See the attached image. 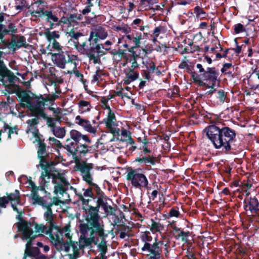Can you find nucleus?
I'll return each instance as SVG.
<instances>
[{
    "label": "nucleus",
    "mask_w": 259,
    "mask_h": 259,
    "mask_svg": "<svg viewBox=\"0 0 259 259\" xmlns=\"http://www.w3.org/2000/svg\"><path fill=\"white\" fill-rule=\"evenodd\" d=\"M217 98L221 102H223L226 98V95L224 91L219 90L217 93Z\"/></svg>",
    "instance_id": "09e8293b"
},
{
    "label": "nucleus",
    "mask_w": 259,
    "mask_h": 259,
    "mask_svg": "<svg viewBox=\"0 0 259 259\" xmlns=\"http://www.w3.org/2000/svg\"><path fill=\"white\" fill-rule=\"evenodd\" d=\"M204 79L210 84L213 86H218L217 84L219 81L218 80V73L214 70V68H208L207 70L203 74Z\"/></svg>",
    "instance_id": "2eb2a0df"
},
{
    "label": "nucleus",
    "mask_w": 259,
    "mask_h": 259,
    "mask_svg": "<svg viewBox=\"0 0 259 259\" xmlns=\"http://www.w3.org/2000/svg\"><path fill=\"white\" fill-rule=\"evenodd\" d=\"M152 248L153 255H160L161 251L159 247V243H157V242H154L152 244Z\"/></svg>",
    "instance_id": "ea45409f"
},
{
    "label": "nucleus",
    "mask_w": 259,
    "mask_h": 259,
    "mask_svg": "<svg viewBox=\"0 0 259 259\" xmlns=\"http://www.w3.org/2000/svg\"><path fill=\"white\" fill-rule=\"evenodd\" d=\"M205 131L208 138L210 140L216 149H222L225 151L230 150V142L236 136L234 131L228 127L220 129L215 125H212L206 128Z\"/></svg>",
    "instance_id": "20e7f679"
},
{
    "label": "nucleus",
    "mask_w": 259,
    "mask_h": 259,
    "mask_svg": "<svg viewBox=\"0 0 259 259\" xmlns=\"http://www.w3.org/2000/svg\"><path fill=\"white\" fill-rule=\"evenodd\" d=\"M143 251L147 253V255L152 254L153 255V251L152 248V244L149 243H145L144 245L142 248Z\"/></svg>",
    "instance_id": "c9c22d12"
},
{
    "label": "nucleus",
    "mask_w": 259,
    "mask_h": 259,
    "mask_svg": "<svg viewBox=\"0 0 259 259\" xmlns=\"http://www.w3.org/2000/svg\"><path fill=\"white\" fill-rule=\"evenodd\" d=\"M45 115L46 117H43V116H41V117L44 119H47V124L48 125V126L51 127V129L53 128V127H56V126L55 125V123H56V121L57 120H58L59 118H57L56 117V119H55L54 118L48 117L45 113Z\"/></svg>",
    "instance_id": "f704fd0d"
},
{
    "label": "nucleus",
    "mask_w": 259,
    "mask_h": 259,
    "mask_svg": "<svg viewBox=\"0 0 259 259\" xmlns=\"http://www.w3.org/2000/svg\"><path fill=\"white\" fill-rule=\"evenodd\" d=\"M70 138L76 143H79L81 140H83L85 143L90 144L91 143V139L85 135L81 134L79 132L72 130L70 133Z\"/></svg>",
    "instance_id": "6ab92c4d"
},
{
    "label": "nucleus",
    "mask_w": 259,
    "mask_h": 259,
    "mask_svg": "<svg viewBox=\"0 0 259 259\" xmlns=\"http://www.w3.org/2000/svg\"><path fill=\"white\" fill-rule=\"evenodd\" d=\"M33 13L37 14V16H40L41 15L44 16L46 17V19L47 22L50 23L51 28H52L55 22H58V18L51 12L46 11L45 12H44L43 11H34Z\"/></svg>",
    "instance_id": "4be33fe9"
},
{
    "label": "nucleus",
    "mask_w": 259,
    "mask_h": 259,
    "mask_svg": "<svg viewBox=\"0 0 259 259\" xmlns=\"http://www.w3.org/2000/svg\"><path fill=\"white\" fill-rule=\"evenodd\" d=\"M192 77L195 81L199 82L201 85L203 84L204 83L200 80L199 76L197 74L194 73L192 74Z\"/></svg>",
    "instance_id": "5fc2aeb1"
},
{
    "label": "nucleus",
    "mask_w": 259,
    "mask_h": 259,
    "mask_svg": "<svg viewBox=\"0 0 259 259\" xmlns=\"http://www.w3.org/2000/svg\"><path fill=\"white\" fill-rule=\"evenodd\" d=\"M203 85H205L207 88L210 89V90L206 92V94L208 95H210V94H212L214 92V91L215 90V87H217V86H213V85H212V84H211L210 85H209L208 83L206 84L205 83H204Z\"/></svg>",
    "instance_id": "3c124183"
},
{
    "label": "nucleus",
    "mask_w": 259,
    "mask_h": 259,
    "mask_svg": "<svg viewBox=\"0 0 259 259\" xmlns=\"http://www.w3.org/2000/svg\"><path fill=\"white\" fill-rule=\"evenodd\" d=\"M27 123L28 125L27 129V133L28 134L29 136L31 138H35L36 141H39L38 131L36 126L38 123L37 119L34 118L28 120Z\"/></svg>",
    "instance_id": "dca6fc26"
},
{
    "label": "nucleus",
    "mask_w": 259,
    "mask_h": 259,
    "mask_svg": "<svg viewBox=\"0 0 259 259\" xmlns=\"http://www.w3.org/2000/svg\"><path fill=\"white\" fill-rule=\"evenodd\" d=\"M148 226L150 231L153 233L161 232L164 229V226L159 221H156L153 219L150 220Z\"/></svg>",
    "instance_id": "5701e85b"
},
{
    "label": "nucleus",
    "mask_w": 259,
    "mask_h": 259,
    "mask_svg": "<svg viewBox=\"0 0 259 259\" xmlns=\"http://www.w3.org/2000/svg\"><path fill=\"white\" fill-rule=\"evenodd\" d=\"M17 95L20 99L21 106L29 108L37 117H46L43 111L46 103L48 101L53 102L58 97V96L55 94L50 95L45 98L41 95L36 96L32 95L31 96L26 92L20 89L17 90Z\"/></svg>",
    "instance_id": "7ed1b4c3"
},
{
    "label": "nucleus",
    "mask_w": 259,
    "mask_h": 259,
    "mask_svg": "<svg viewBox=\"0 0 259 259\" xmlns=\"http://www.w3.org/2000/svg\"><path fill=\"white\" fill-rule=\"evenodd\" d=\"M44 170L40 177V183L45 187H48L51 182L54 185V193L55 194H62L64 192L65 186L67 182L64 177V172L57 171H50V167L47 166V163L41 160L39 164Z\"/></svg>",
    "instance_id": "39448f33"
},
{
    "label": "nucleus",
    "mask_w": 259,
    "mask_h": 259,
    "mask_svg": "<svg viewBox=\"0 0 259 259\" xmlns=\"http://www.w3.org/2000/svg\"><path fill=\"white\" fill-rule=\"evenodd\" d=\"M258 202L255 198H250L248 203L246 205V210L248 209L251 212L255 211L258 209Z\"/></svg>",
    "instance_id": "bb28decb"
},
{
    "label": "nucleus",
    "mask_w": 259,
    "mask_h": 259,
    "mask_svg": "<svg viewBox=\"0 0 259 259\" xmlns=\"http://www.w3.org/2000/svg\"><path fill=\"white\" fill-rule=\"evenodd\" d=\"M145 2H147L149 4H152L156 3V0H141V3L142 4H144Z\"/></svg>",
    "instance_id": "0e129e2a"
},
{
    "label": "nucleus",
    "mask_w": 259,
    "mask_h": 259,
    "mask_svg": "<svg viewBox=\"0 0 259 259\" xmlns=\"http://www.w3.org/2000/svg\"><path fill=\"white\" fill-rule=\"evenodd\" d=\"M70 35L74 37V38H77L78 37H79L81 35V33H79V32H76V33H74V32H70Z\"/></svg>",
    "instance_id": "052dcab7"
},
{
    "label": "nucleus",
    "mask_w": 259,
    "mask_h": 259,
    "mask_svg": "<svg viewBox=\"0 0 259 259\" xmlns=\"http://www.w3.org/2000/svg\"><path fill=\"white\" fill-rule=\"evenodd\" d=\"M131 28L129 27H122L121 28V31L125 33L126 34H130L131 32Z\"/></svg>",
    "instance_id": "4d7b16f0"
},
{
    "label": "nucleus",
    "mask_w": 259,
    "mask_h": 259,
    "mask_svg": "<svg viewBox=\"0 0 259 259\" xmlns=\"http://www.w3.org/2000/svg\"><path fill=\"white\" fill-rule=\"evenodd\" d=\"M87 223L81 224L80 226V231L84 235L88 234V231L91 230L96 231V238L99 239L97 242L98 249L100 251V257L96 256L94 259H106L105 254L107 252L106 242L102 237L103 234L102 222L99 220L98 214V210L96 207H90L88 210H86Z\"/></svg>",
    "instance_id": "f03ea898"
},
{
    "label": "nucleus",
    "mask_w": 259,
    "mask_h": 259,
    "mask_svg": "<svg viewBox=\"0 0 259 259\" xmlns=\"http://www.w3.org/2000/svg\"><path fill=\"white\" fill-rule=\"evenodd\" d=\"M108 36L107 31L101 26H97L94 31L90 33L89 41L97 43L98 39H105Z\"/></svg>",
    "instance_id": "4468645a"
},
{
    "label": "nucleus",
    "mask_w": 259,
    "mask_h": 259,
    "mask_svg": "<svg viewBox=\"0 0 259 259\" xmlns=\"http://www.w3.org/2000/svg\"><path fill=\"white\" fill-rule=\"evenodd\" d=\"M143 151L145 154L150 152V150L147 148L146 146H144Z\"/></svg>",
    "instance_id": "338daca9"
},
{
    "label": "nucleus",
    "mask_w": 259,
    "mask_h": 259,
    "mask_svg": "<svg viewBox=\"0 0 259 259\" xmlns=\"http://www.w3.org/2000/svg\"><path fill=\"white\" fill-rule=\"evenodd\" d=\"M194 13L196 15V17L200 20H201L206 17L205 13L199 7H196L194 8Z\"/></svg>",
    "instance_id": "7c9ffc66"
},
{
    "label": "nucleus",
    "mask_w": 259,
    "mask_h": 259,
    "mask_svg": "<svg viewBox=\"0 0 259 259\" xmlns=\"http://www.w3.org/2000/svg\"><path fill=\"white\" fill-rule=\"evenodd\" d=\"M66 143L67 144L65 145V148L73 155H76L77 154L84 155L91 151V147L89 145V143L80 144L75 148L73 147L74 143L71 142L70 139H68L66 140Z\"/></svg>",
    "instance_id": "9b49d317"
},
{
    "label": "nucleus",
    "mask_w": 259,
    "mask_h": 259,
    "mask_svg": "<svg viewBox=\"0 0 259 259\" xmlns=\"http://www.w3.org/2000/svg\"><path fill=\"white\" fill-rule=\"evenodd\" d=\"M58 25H61L64 27H67L69 28V17H63L61 19L58 20Z\"/></svg>",
    "instance_id": "4c0bfd02"
},
{
    "label": "nucleus",
    "mask_w": 259,
    "mask_h": 259,
    "mask_svg": "<svg viewBox=\"0 0 259 259\" xmlns=\"http://www.w3.org/2000/svg\"><path fill=\"white\" fill-rule=\"evenodd\" d=\"M52 229V228L50 230ZM51 233L52 241L56 247H60L61 250H64L66 252H69V243L68 242H63L61 229L59 227L54 228L53 232L50 231L48 233Z\"/></svg>",
    "instance_id": "9d476101"
},
{
    "label": "nucleus",
    "mask_w": 259,
    "mask_h": 259,
    "mask_svg": "<svg viewBox=\"0 0 259 259\" xmlns=\"http://www.w3.org/2000/svg\"><path fill=\"white\" fill-rule=\"evenodd\" d=\"M231 67H232L231 63H225L223 67L222 68L221 71L222 72H225L227 71V70L228 69H229L230 68H231Z\"/></svg>",
    "instance_id": "6e6d98bb"
},
{
    "label": "nucleus",
    "mask_w": 259,
    "mask_h": 259,
    "mask_svg": "<svg viewBox=\"0 0 259 259\" xmlns=\"http://www.w3.org/2000/svg\"><path fill=\"white\" fill-rule=\"evenodd\" d=\"M121 136L123 137L121 139L122 141H127L130 145L132 146L133 150L136 149V147L134 145L135 142L131 136V133L125 129H122L121 131Z\"/></svg>",
    "instance_id": "b1692460"
},
{
    "label": "nucleus",
    "mask_w": 259,
    "mask_h": 259,
    "mask_svg": "<svg viewBox=\"0 0 259 259\" xmlns=\"http://www.w3.org/2000/svg\"><path fill=\"white\" fill-rule=\"evenodd\" d=\"M105 112L106 114V117L104 119L107 127L112 128L116 125V118L114 113L111 110L109 106H106Z\"/></svg>",
    "instance_id": "a211bd4d"
},
{
    "label": "nucleus",
    "mask_w": 259,
    "mask_h": 259,
    "mask_svg": "<svg viewBox=\"0 0 259 259\" xmlns=\"http://www.w3.org/2000/svg\"><path fill=\"white\" fill-rule=\"evenodd\" d=\"M62 235H64L68 239L70 244V248L71 247L72 252L69 253L68 255L69 259H77L79 256V250L85 246L91 245L93 243L97 244L99 241L98 239L96 238V231H92V230L89 231L91 233L90 238L80 237L79 240V244L77 242L71 240V235L70 234V230L69 226H66L62 230H61ZM89 231L88 232V233Z\"/></svg>",
    "instance_id": "423d86ee"
},
{
    "label": "nucleus",
    "mask_w": 259,
    "mask_h": 259,
    "mask_svg": "<svg viewBox=\"0 0 259 259\" xmlns=\"http://www.w3.org/2000/svg\"><path fill=\"white\" fill-rule=\"evenodd\" d=\"M197 68L199 69L200 72H204V70L200 64H197L196 65Z\"/></svg>",
    "instance_id": "680f3d73"
},
{
    "label": "nucleus",
    "mask_w": 259,
    "mask_h": 259,
    "mask_svg": "<svg viewBox=\"0 0 259 259\" xmlns=\"http://www.w3.org/2000/svg\"><path fill=\"white\" fill-rule=\"evenodd\" d=\"M19 231L22 234L23 239H29L26 244V249L22 259L30 256L32 259H46L44 255L40 253L37 248H31V240L43 233L48 234V228L44 225L29 223L22 221L17 224Z\"/></svg>",
    "instance_id": "f257e3e1"
},
{
    "label": "nucleus",
    "mask_w": 259,
    "mask_h": 259,
    "mask_svg": "<svg viewBox=\"0 0 259 259\" xmlns=\"http://www.w3.org/2000/svg\"><path fill=\"white\" fill-rule=\"evenodd\" d=\"M20 199L19 192L18 190H15L14 193L10 194L7 198L5 197L0 198V207H6V204L10 201L14 210L19 213L16 205L20 203Z\"/></svg>",
    "instance_id": "f8f14e48"
},
{
    "label": "nucleus",
    "mask_w": 259,
    "mask_h": 259,
    "mask_svg": "<svg viewBox=\"0 0 259 259\" xmlns=\"http://www.w3.org/2000/svg\"><path fill=\"white\" fill-rule=\"evenodd\" d=\"M80 15L77 16V15H71L69 16V28L71 30H72V27L77 28V25L80 20Z\"/></svg>",
    "instance_id": "cd10ccee"
},
{
    "label": "nucleus",
    "mask_w": 259,
    "mask_h": 259,
    "mask_svg": "<svg viewBox=\"0 0 259 259\" xmlns=\"http://www.w3.org/2000/svg\"><path fill=\"white\" fill-rule=\"evenodd\" d=\"M137 161L140 163H143L145 164H154L155 163V160L153 157H143L137 159Z\"/></svg>",
    "instance_id": "2f4dec72"
},
{
    "label": "nucleus",
    "mask_w": 259,
    "mask_h": 259,
    "mask_svg": "<svg viewBox=\"0 0 259 259\" xmlns=\"http://www.w3.org/2000/svg\"><path fill=\"white\" fill-rule=\"evenodd\" d=\"M45 152V146L44 144L39 142V146L38 149V156L40 158H41L40 160H42L43 161H45L43 159L44 155ZM41 160H40V162Z\"/></svg>",
    "instance_id": "e433bc0d"
},
{
    "label": "nucleus",
    "mask_w": 259,
    "mask_h": 259,
    "mask_svg": "<svg viewBox=\"0 0 259 259\" xmlns=\"http://www.w3.org/2000/svg\"><path fill=\"white\" fill-rule=\"evenodd\" d=\"M93 6V5H89V6L84 9H83L82 11L83 14H87L91 11V7Z\"/></svg>",
    "instance_id": "13d9d810"
},
{
    "label": "nucleus",
    "mask_w": 259,
    "mask_h": 259,
    "mask_svg": "<svg viewBox=\"0 0 259 259\" xmlns=\"http://www.w3.org/2000/svg\"><path fill=\"white\" fill-rule=\"evenodd\" d=\"M139 76V74L136 71L131 70L126 73L124 82L126 84H128L131 82L136 80Z\"/></svg>",
    "instance_id": "393cba45"
},
{
    "label": "nucleus",
    "mask_w": 259,
    "mask_h": 259,
    "mask_svg": "<svg viewBox=\"0 0 259 259\" xmlns=\"http://www.w3.org/2000/svg\"><path fill=\"white\" fill-rule=\"evenodd\" d=\"M93 167V164L91 163H83L79 165V170L83 181L90 185L95 186V184L93 183L92 174L90 172Z\"/></svg>",
    "instance_id": "ddd939ff"
},
{
    "label": "nucleus",
    "mask_w": 259,
    "mask_h": 259,
    "mask_svg": "<svg viewBox=\"0 0 259 259\" xmlns=\"http://www.w3.org/2000/svg\"><path fill=\"white\" fill-rule=\"evenodd\" d=\"M46 37L48 40L50 42L55 38H58L60 36L58 33L56 31L49 32L46 33Z\"/></svg>",
    "instance_id": "473e14b6"
},
{
    "label": "nucleus",
    "mask_w": 259,
    "mask_h": 259,
    "mask_svg": "<svg viewBox=\"0 0 259 259\" xmlns=\"http://www.w3.org/2000/svg\"><path fill=\"white\" fill-rule=\"evenodd\" d=\"M160 31V29L158 27H156L154 31V35L155 37H157L159 35V32Z\"/></svg>",
    "instance_id": "e2e57ef3"
},
{
    "label": "nucleus",
    "mask_w": 259,
    "mask_h": 259,
    "mask_svg": "<svg viewBox=\"0 0 259 259\" xmlns=\"http://www.w3.org/2000/svg\"><path fill=\"white\" fill-rule=\"evenodd\" d=\"M149 259H161L160 255H153L151 256Z\"/></svg>",
    "instance_id": "774afa93"
},
{
    "label": "nucleus",
    "mask_w": 259,
    "mask_h": 259,
    "mask_svg": "<svg viewBox=\"0 0 259 259\" xmlns=\"http://www.w3.org/2000/svg\"><path fill=\"white\" fill-rule=\"evenodd\" d=\"M142 22V20L141 19L137 18L135 19L132 24V25L135 28L137 27L139 25H140Z\"/></svg>",
    "instance_id": "864d4df0"
},
{
    "label": "nucleus",
    "mask_w": 259,
    "mask_h": 259,
    "mask_svg": "<svg viewBox=\"0 0 259 259\" xmlns=\"http://www.w3.org/2000/svg\"><path fill=\"white\" fill-rule=\"evenodd\" d=\"M51 131L53 134L59 138H63L66 133L65 128L59 126L53 127Z\"/></svg>",
    "instance_id": "c85d7f7f"
},
{
    "label": "nucleus",
    "mask_w": 259,
    "mask_h": 259,
    "mask_svg": "<svg viewBox=\"0 0 259 259\" xmlns=\"http://www.w3.org/2000/svg\"><path fill=\"white\" fill-rule=\"evenodd\" d=\"M75 123L82 126L85 131L89 133L93 134H95L96 133V128L91 125L90 121L81 118L79 115L75 117Z\"/></svg>",
    "instance_id": "f3484780"
},
{
    "label": "nucleus",
    "mask_w": 259,
    "mask_h": 259,
    "mask_svg": "<svg viewBox=\"0 0 259 259\" xmlns=\"http://www.w3.org/2000/svg\"><path fill=\"white\" fill-rule=\"evenodd\" d=\"M180 213L178 210L175 208H171L169 212L168 218L169 217H176L178 218Z\"/></svg>",
    "instance_id": "c03bdc74"
},
{
    "label": "nucleus",
    "mask_w": 259,
    "mask_h": 259,
    "mask_svg": "<svg viewBox=\"0 0 259 259\" xmlns=\"http://www.w3.org/2000/svg\"><path fill=\"white\" fill-rule=\"evenodd\" d=\"M142 38V35L141 32H133L125 34L121 38L118 39V43L122 44L125 48H128V46L132 45V47L128 51L132 52L135 49L140 47L141 40Z\"/></svg>",
    "instance_id": "6e6552de"
},
{
    "label": "nucleus",
    "mask_w": 259,
    "mask_h": 259,
    "mask_svg": "<svg viewBox=\"0 0 259 259\" xmlns=\"http://www.w3.org/2000/svg\"><path fill=\"white\" fill-rule=\"evenodd\" d=\"M50 44L47 47L45 50L46 54H54L53 52H56V53H63V48L60 44L55 40H53L52 42H50Z\"/></svg>",
    "instance_id": "aec40b11"
},
{
    "label": "nucleus",
    "mask_w": 259,
    "mask_h": 259,
    "mask_svg": "<svg viewBox=\"0 0 259 259\" xmlns=\"http://www.w3.org/2000/svg\"><path fill=\"white\" fill-rule=\"evenodd\" d=\"M94 49L98 54H101V53L104 54V53L103 51L104 50L105 51H108L110 49V48H105L103 45H102V44H97Z\"/></svg>",
    "instance_id": "a19ab883"
},
{
    "label": "nucleus",
    "mask_w": 259,
    "mask_h": 259,
    "mask_svg": "<svg viewBox=\"0 0 259 259\" xmlns=\"http://www.w3.org/2000/svg\"><path fill=\"white\" fill-rule=\"evenodd\" d=\"M244 31V28L241 24L238 23V24L235 25L234 31L236 33H239L243 32Z\"/></svg>",
    "instance_id": "49530a36"
},
{
    "label": "nucleus",
    "mask_w": 259,
    "mask_h": 259,
    "mask_svg": "<svg viewBox=\"0 0 259 259\" xmlns=\"http://www.w3.org/2000/svg\"><path fill=\"white\" fill-rule=\"evenodd\" d=\"M51 58L53 63L58 67L61 68H65L67 61L63 53H60L52 54Z\"/></svg>",
    "instance_id": "412c9836"
},
{
    "label": "nucleus",
    "mask_w": 259,
    "mask_h": 259,
    "mask_svg": "<svg viewBox=\"0 0 259 259\" xmlns=\"http://www.w3.org/2000/svg\"><path fill=\"white\" fill-rule=\"evenodd\" d=\"M25 44V40L23 37H21L14 41V45L17 48L22 47Z\"/></svg>",
    "instance_id": "79ce46f5"
},
{
    "label": "nucleus",
    "mask_w": 259,
    "mask_h": 259,
    "mask_svg": "<svg viewBox=\"0 0 259 259\" xmlns=\"http://www.w3.org/2000/svg\"><path fill=\"white\" fill-rule=\"evenodd\" d=\"M93 196V193L91 188H88L85 190L83 192V195L81 196L83 200H85V198L90 197L92 198Z\"/></svg>",
    "instance_id": "37998d69"
},
{
    "label": "nucleus",
    "mask_w": 259,
    "mask_h": 259,
    "mask_svg": "<svg viewBox=\"0 0 259 259\" xmlns=\"http://www.w3.org/2000/svg\"><path fill=\"white\" fill-rule=\"evenodd\" d=\"M141 238L143 241L145 242V243H148V242H150L152 239V238L150 235V233L149 232L142 233Z\"/></svg>",
    "instance_id": "58836bf2"
},
{
    "label": "nucleus",
    "mask_w": 259,
    "mask_h": 259,
    "mask_svg": "<svg viewBox=\"0 0 259 259\" xmlns=\"http://www.w3.org/2000/svg\"><path fill=\"white\" fill-rule=\"evenodd\" d=\"M49 140L50 142V144L52 145H55L57 147H61V142L54 138H49Z\"/></svg>",
    "instance_id": "a18cd8bd"
},
{
    "label": "nucleus",
    "mask_w": 259,
    "mask_h": 259,
    "mask_svg": "<svg viewBox=\"0 0 259 259\" xmlns=\"http://www.w3.org/2000/svg\"><path fill=\"white\" fill-rule=\"evenodd\" d=\"M49 109L55 114L57 118H59V115L61 113V109L57 107H50Z\"/></svg>",
    "instance_id": "de8ad7c7"
},
{
    "label": "nucleus",
    "mask_w": 259,
    "mask_h": 259,
    "mask_svg": "<svg viewBox=\"0 0 259 259\" xmlns=\"http://www.w3.org/2000/svg\"><path fill=\"white\" fill-rule=\"evenodd\" d=\"M102 206L103 207L104 210L107 213H112V208L110 206H108L105 204H103L102 205Z\"/></svg>",
    "instance_id": "603ef678"
},
{
    "label": "nucleus",
    "mask_w": 259,
    "mask_h": 259,
    "mask_svg": "<svg viewBox=\"0 0 259 259\" xmlns=\"http://www.w3.org/2000/svg\"><path fill=\"white\" fill-rule=\"evenodd\" d=\"M126 178L131 182L132 185L136 188L142 189L148 186V181L146 176L137 170H130L127 174Z\"/></svg>",
    "instance_id": "1a4fd4ad"
},
{
    "label": "nucleus",
    "mask_w": 259,
    "mask_h": 259,
    "mask_svg": "<svg viewBox=\"0 0 259 259\" xmlns=\"http://www.w3.org/2000/svg\"><path fill=\"white\" fill-rule=\"evenodd\" d=\"M157 195V191L156 190H154L152 191L151 193V196L153 197V199L156 197Z\"/></svg>",
    "instance_id": "69168bd1"
},
{
    "label": "nucleus",
    "mask_w": 259,
    "mask_h": 259,
    "mask_svg": "<svg viewBox=\"0 0 259 259\" xmlns=\"http://www.w3.org/2000/svg\"><path fill=\"white\" fill-rule=\"evenodd\" d=\"M29 186L31 189V201L33 204H37L42 206L43 207L47 208V210L44 213V219L49 223V228L48 233L50 230L53 228L54 226V214H53L51 207L52 206L54 202H52L50 197V194L49 196H45V197H39L36 193V190L38 188L35 185L34 183L30 181L29 182Z\"/></svg>",
    "instance_id": "0eeeda50"
},
{
    "label": "nucleus",
    "mask_w": 259,
    "mask_h": 259,
    "mask_svg": "<svg viewBox=\"0 0 259 259\" xmlns=\"http://www.w3.org/2000/svg\"><path fill=\"white\" fill-rule=\"evenodd\" d=\"M2 52L0 51V58ZM11 72L7 69L3 62L0 60V75L2 76H10Z\"/></svg>",
    "instance_id": "c756f323"
},
{
    "label": "nucleus",
    "mask_w": 259,
    "mask_h": 259,
    "mask_svg": "<svg viewBox=\"0 0 259 259\" xmlns=\"http://www.w3.org/2000/svg\"><path fill=\"white\" fill-rule=\"evenodd\" d=\"M79 112L81 114L89 111L91 109L90 103L84 100H80L78 103Z\"/></svg>",
    "instance_id": "a878e982"
},
{
    "label": "nucleus",
    "mask_w": 259,
    "mask_h": 259,
    "mask_svg": "<svg viewBox=\"0 0 259 259\" xmlns=\"http://www.w3.org/2000/svg\"><path fill=\"white\" fill-rule=\"evenodd\" d=\"M87 56L90 59V61L94 64H99L100 62V59L98 55L93 53H88Z\"/></svg>",
    "instance_id": "72a5a7b5"
},
{
    "label": "nucleus",
    "mask_w": 259,
    "mask_h": 259,
    "mask_svg": "<svg viewBox=\"0 0 259 259\" xmlns=\"http://www.w3.org/2000/svg\"><path fill=\"white\" fill-rule=\"evenodd\" d=\"M100 77V75L99 74L98 71H97L96 72V74H95L93 76V79L92 81H94V82L98 81Z\"/></svg>",
    "instance_id": "bf43d9fd"
},
{
    "label": "nucleus",
    "mask_w": 259,
    "mask_h": 259,
    "mask_svg": "<svg viewBox=\"0 0 259 259\" xmlns=\"http://www.w3.org/2000/svg\"><path fill=\"white\" fill-rule=\"evenodd\" d=\"M4 130L5 132H8V137L9 138H11V135L12 134H13L15 132V130L11 128L8 124H5L4 126Z\"/></svg>",
    "instance_id": "8fccbe9b"
}]
</instances>
